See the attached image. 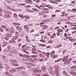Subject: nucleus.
I'll list each match as a JSON object with an SVG mask.
<instances>
[{"label": "nucleus", "instance_id": "f257e3e1", "mask_svg": "<svg viewBox=\"0 0 76 76\" xmlns=\"http://www.w3.org/2000/svg\"><path fill=\"white\" fill-rule=\"evenodd\" d=\"M54 1H51L50 2L51 3H53L55 4H58V3L57 2H61V0H54Z\"/></svg>", "mask_w": 76, "mask_h": 76}, {"label": "nucleus", "instance_id": "f03ea898", "mask_svg": "<svg viewBox=\"0 0 76 76\" xmlns=\"http://www.w3.org/2000/svg\"><path fill=\"white\" fill-rule=\"evenodd\" d=\"M68 56H69V55H68L67 56H65L64 57L63 59L62 60V61L64 62L66 61V60H67V58H68Z\"/></svg>", "mask_w": 76, "mask_h": 76}, {"label": "nucleus", "instance_id": "7ed1b4c3", "mask_svg": "<svg viewBox=\"0 0 76 76\" xmlns=\"http://www.w3.org/2000/svg\"><path fill=\"white\" fill-rule=\"evenodd\" d=\"M18 16H19L21 19H24L25 18V16H23V15H18Z\"/></svg>", "mask_w": 76, "mask_h": 76}, {"label": "nucleus", "instance_id": "20e7f679", "mask_svg": "<svg viewBox=\"0 0 76 76\" xmlns=\"http://www.w3.org/2000/svg\"><path fill=\"white\" fill-rule=\"evenodd\" d=\"M39 56L40 57H42V58H44L45 57V55L42 53L39 54Z\"/></svg>", "mask_w": 76, "mask_h": 76}, {"label": "nucleus", "instance_id": "39448f33", "mask_svg": "<svg viewBox=\"0 0 76 76\" xmlns=\"http://www.w3.org/2000/svg\"><path fill=\"white\" fill-rule=\"evenodd\" d=\"M42 69L43 72H45V70H46V68H45V66H42Z\"/></svg>", "mask_w": 76, "mask_h": 76}, {"label": "nucleus", "instance_id": "423d86ee", "mask_svg": "<svg viewBox=\"0 0 76 76\" xmlns=\"http://www.w3.org/2000/svg\"><path fill=\"white\" fill-rule=\"evenodd\" d=\"M55 52H56L54 51H53L52 52H51L50 54V56H53L54 54V53H55Z\"/></svg>", "mask_w": 76, "mask_h": 76}, {"label": "nucleus", "instance_id": "0eeeda50", "mask_svg": "<svg viewBox=\"0 0 76 76\" xmlns=\"http://www.w3.org/2000/svg\"><path fill=\"white\" fill-rule=\"evenodd\" d=\"M62 46V45H61V44H59L57 46H56V47H55V48H59L60 47H61Z\"/></svg>", "mask_w": 76, "mask_h": 76}, {"label": "nucleus", "instance_id": "6e6552de", "mask_svg": "<svg viewBox=\"0 0 76 76\" xmlns=\"http://www.w3.org/2000/svg\"><path fill=\"white\" fill-rule=\"evenodd\" d=\"M58 32H63V30L61 29H59L57 30Z\"/></svg>", "mask_w": 76, "mask_h": 76}, {"label": "nucleus", "instance_id": "1a4fd4ad", "mask_svg": "<svg viewBox=\"0 0 76 76\" xmlns=\"http://www.w3.org/2000/svg\"><path fill=\"white\" fill-rule=\"evenodd\" d=\"M12 44H15V40L13 39V38H12Z\"/></svg>", "mask_w": 76, "mask_h": 76}, {"label": "nucleus", "instance_id": "9d476101", "mask_svg": "<svg viewBox=\"0 0 76 76\" xmlns=\"http://www.w3.org/2000/svg\"><path fill=\"white\" fill-rule=\"evenodd\" d=\"M39 41H40V42H43V43H45V42H46V41H45V40L43 39L40 40H39Z\"/></svg>", "mask_w": 76, "mask_h": 76}, {"label": "nucleus", "instance_id": "9b49d317", "mask_svg": "<svg viewBox=\"0 0 76 76\" xmlns=\"http://www.w3.org/2000/svg\"><path fill=\"white\" fill-rule=\"evenodd\" d=\"M62 60V58H61L55 61V63H57V62H58V61H60L61 60Z\"/></svg>", "mask_w": 76, "mask_h": 76}, {"label": "nucleus", "instance_id": "f8f14e48", "mask_svg": "<svg viewBox=\"0 0 76 76\" xmlns=\"http://www.w3.org/2000/svg\"><path fill=\"white\" fill-rule=\"evenodd\" d=\"M57 57H58V56L57 55H54L53 56V57H52L53 58H57Z\"/></svg>", "mask_w": 76, "mask_h": 76}, {"label": "nucleus", "instance_id": "ddd939ff", "mask_svg": "<svg viewBox=\"0 0 76 76\" xmlns=\"http://www.w3.org/2000/svg\"><path fill=\"white\" fill-rule=\"evenodd\" d=\"M15 35L16 36H19V35H20V34H19V33L18 32H15Z\"/></svg>", "mask_w": 76, "mask_h": 76}, {"label": "nucleus", "instance_id": "4468645a", "mask_svg": "<svg viewBox=\"0 0 76 76\" xmlns=\"http://www.w3.org/2000/svg\"><path fill=\"white\" fill-rule=\"evenodd\" d=\"M6 36L7 37H10H10H12V35L10 34H8L6 35Z\"/></svg>", "mask_w": 76, "mask_h": 76}, {"label": "nucleus", "instance_id": "2eb2a0df", "mask_svg": "<svg viewBox=\"0 0 76 76\" xmlns=\"http://www.w3.org/2000/svg\"><path fill=\"white\" fill-rule=\"evenodd\" d=\"M24 28L25 29H28V28H29V27H28V26L26 25V26H25L24 27Z\"/></svg>", "mask_w": 76, "mask_h": 76}, {"label": "nucleus", "instance_id": "dca6fc26", "mask_svg": "<svg viewBox=\"0 0 76 76\" xmlns=\"http://www.w3.org/2000/svg\"><path fill=\"white\" fill-rule=\"evenodd\" d=\"M47 54L46 55V56H47L48 58H49V56H50V53L48 52L47 53Z\"/></svg>", "mask_w": 76, "mask_h": 76}, {"label": "nucleus", "instance_id": "f3484780", "mask_svg": "<svg viewBox=\"0 0 76 76\" xmlns=\"http://www.w3.org/2000/svg\"><path fill=\"white\" fill-rule=\"evenodd\" d=\"M32 10H33L35 12H39V10L33 8Z\"/></svg>", "mask_w": 76, "mask_h": 76}, {"label": "nucleus", "instance_id": "a211bd4d", "mask_svg": "<svg viewBox=\"0 0 76 76\" xmlns=\"http://www.w3.org/2000/svg\"><path fill=\"white\" fill-rule=\"evenodd\" d=\"M76 31H74L72 33V34H73V35H75V36H76Z\"/></svg>", "mask_w": 76, "mask_h": 76}, {"label": "nucleus", "instance_id": "6ab92c4d", "mask_svg": "<svg viewBox=\"0 0 76 76\" xmlns=\"http://www.w3.org/2000/svg\"><path fill=\"white\" fill-rule=\"evenodd\" d=\"M53 42V40H49L48 42V43L49 44H51Z\"/></svg>", "mask_w": 76, "mask_h": 76}, {"label": "nucleus", "instance_id": "aec40b11", "mask_svg": "<svg viewBox=\"0 0 76 76\" xmlns=\"http://www.w3.org/2000/svg\"><path fill=\"white\" fill-rule=\"evenodd\" d=\"M70 38H72V37H67L65 39H64V40H65V41H67V39H69Z\"/></svg>", "mask_w": 76, "mask_h": 76}, {"label": "nucleus", "instance_id": "412c9836", "mask_svg": "<svg viewBox=\"0 0 76 76\" xmlns=\"http://www.w3.org/2000/svg\"><path fill=\"white\" fill-rule=\"evenodd\" d=\"M63 74L64 75H66L67 73L66 72V71H64L63 72Z\"/></svg>", "mask_w": 76, "mask_h": 76}, {"label": "nucleus", "instance_id": "4be33fe9", "mask_svg": "<svg viewBox=\"0 0 76 76\" xmlns=\"http://www.w3.org/2000/svg\"><path fill=\"white\" fill-rule=\"evenodd\" d=\"M71 68L72 69H76V65H74V66H72L71 67Z\"/></svg>", "mask_w": 76, "mask_h": 76}, {"label": "nucleus", "instance_id": "5701e85b", "mask_svg": "<svg viewBox=\"0 0 76 76\" xmlns=\"http://www.w3.org/2000/svg\"><path fill=\"white\" fill-rule=\"evenodd\" d=\"M13 25H19V23H13Z\"/></svg>", "mask_w": 76, "mask_h": 76}, {"label": "nucleus", "instance_id": "b1692460", "mask_svg": "<svg viewBox=\"0 0 76 76\" xmlns=\"http://www.w3.org/2000/svg\"><path fill=\"white\" fill-rule=\"evenodd\" d=\"M25 18L26 19H30V17L27 16H25Z\"/></svg>", "mask_w": 76, "mask_h": 76}, {"label": "nucleus", "instance_id": "393cba45", "mask_svg": "<svg viewBox=\"0 0 76 76\" xmlns=\"http://www.w3.org/2000/svg\"><path fill=\"white\" fill-rule=\"evenodd\" d=\"M18 38V37H14L13 39L16 40V39H17Z\"/></svg>", "mask_w": 76, "mask_h": 76}, {"label": "nucleus", "instance_id": "a878e982", "mask_svg": "<svg viewBox=\"0 0 76 76\" xmlns=\"http://www.w3.org/2000/svg\"><path fill=\"white\" fill-rule=\"evenodd\" d=\"M17 29L18 30H19V29H20V27L19 26H18L17 28Z\"/></svg>", "mask_w": 76, "mask_h": 76}, {"label": "nucleus", "instance_id": "bb28decb", "mask_svg": "<svg viewBox=\"0 0 76 76\" xmlns=\"http://www.w3.org/2000/svg\"><path fill=\"white\" fill-rule=\"evenodd\" d=\"M55 17H56V15L53 14L52 15V18H55Z\"/></svg>", "mask_w": 76, "mask_h": 76}, {"label": "nucleus", "instance_id": "cd10ccee", "mask_svg": "<svg viewBox=\"0 0 76 76\" xmlns=\"http://www.w3.org/2000/svg\"><path fill=\"white\" fill-rule=\"evenodd\" d=\"M4 45H3L2 46H3L4 47H6V42L4 43Z\"/></svg>", "mask_w": 76, "mask_h": 76}, {"label": "nucleus", "instance_id": "c85d7f7f", "mask_svg": "<svg viewBox=\"0 0 76 76\" xmlns=\"http://www.w3.org/2000/svg\"><path fill=\"white\" fill-rule=\"evenodd\" d=\"M61 12V11H60V10H57L56 11L55 13H57V12Z\"/></svg>", "mask_w": 76, "mask_h": 76}, {"label": "nucleus", "instance_id": "c756f323", "mask_svg": "<svg viewBox=\"0 0 76 76\" xmlns=\"http://www.w3.org/2000/svg\"><path fill=\"white\" fill-rule=\"evenodd\" d=\"M64 36L65 37H68V36H67V34L66 33H65L64 34Z\"/></svg>", "mask_w": 76, "mask_h": 76}, {"label": "nucleus", "instance_id": "7c9ffc66", "mask_svg": "<svg viewBox=\"0 0 76 76\" xmlns=\"http://www.w3.org/2000/svg\"><path fill=\"white\" fill-rule=\"evenodd\" d=\"M10 61L11 63H13V62H14V60H12V59H11L10 60Z\"/></svg>", "mask_w": 76, "mask_h": 76}, {"label": "nucleus", "instance_id": "2f4dec72", "mask_svg": "<svg viewBox=\"0 0 76 76\" xmlns=\"http://www.w3.org/2000/svg\"><path fill=\"white\" fill-rule=\"evenodd\" d=\"M1 27H2V28H4V29H5V28H6V27L5 26H1Z\"/></svg>", "mask_w": 76, "mask_h": 76}, {"label": "nucleus", "instance_id": "473e14b6", "mask_svg": "<svg viewBox=\"0 0 76 76\" xmlns=\"http://www.w3.org/2000/svg\"><path fill=\"white\" fill-rule=\"evenodd\" d=\"M26 46V45H24L22 46V48H25V47Z\"/></svg>", "mask_w": 76, "mask_h": 76}, {"label": "nucleus", "instance_id": "72a5a7b5", "mask_svg": "<svg viewBox=\"0 0 76 76\" xmlns=\"http://www.w3.org/2000/svg\"><path fill=\"white\" fill-rule=\"evenodd\" d=\"M43 60L44 59H39V61H43Z\"/></svg>", "mask_w": 76, "mask_h": 76}, {"label": "nucleus", "instance_id": "f704fd0d", "mask_svg": "<svg viewBox=\"0 0 76 76\" xmlns=\"http://www.w3.org/2000/svg\"><path fill=\"white\" fill-rule=\"evenodd\" d=\"M60 32H58L57 33V36H59V35H60Z\"/></svg>", "mask_w": 76, "mask_h": 76}, {"label": "nucleus", "instance_id": "c9c22d12", "mask_svg": "<svg viewBox=\"0 0 76 76\" xmlns=\"http://www.w3.org/2000/svg\"><path fill=\"white\" fill-rule=\"evenodd\" d=\"M37 56V55H32L31 56V57H36Z\"/></svg>", "mask_w": 76, "mask_h": 76}, {"label": "nucleus", "instance_id": "e433bc0d", "mask_svg": "<svg viewBox=\"0 0 76 76\" xmlns=\"http://www.w3.org/2000/svg\"><path fill=\"white\" fill-rule=\"evenodd\" d=\"M51 48V46H47L46 47V48Z\"/></svg>", "mask_w": 76, "mask_h": 76}, {"label": "nucleus", "instance_id": "4c0bfd02", "mask_svg": "<svg viewBox=\"0 0 76 76\" xmlns=\"http://www.w3.org/2000/svg\"><path fill=\"white\" fill-rule=\"evenodd\" d=\"M44 6H45V7H49L50 6L49 5H45Z\"/></svg>", "mask_w": 76, "mask_h": 76}, {"label": "nucleus", "instance_id": "58836bf2", "mask_svg": "<svg viewBox=\"0 0 76 76\" xmlns=\"http://www.w3.org/2000/svg\"><path fill=\"white\" fill-rule=\"evenodd\" d=\"M34 31V30L32 29L30 31V33H32V32H33Z\"/></svg>", "mask_w": 76, "mask_h": 76}, {"label": "nucleus", "instance_id": "ea45409f", "mask_svg": "<svg viewBox=\"0 0 76 76\" xmlns=\"http://www.w3.org/2000/svg\"><path fill=\"white\" fill-rule=\"evenodd\" d=\"M18 69H20V70H21V69H22V67H20L18 68Z\"/></svg>", "mask_w": 76, "mask_h": 76}, {"label": "nucleus", "instance_id": "a19ab883", "mask_svg": "<svg viewBox=\"0 0 76 76\" xmlns=\"http://www.w3.org/2000/svg\"><path fill=\"white\" fill-rule=\"evenodd\" d=\"M58 28H59V27L58 26H57L55 28V29H58Z\"/></svg>", "mask_w": 76, "mask_h": 76}, {"label": "nucleus", "instance_id": "79ce46f5", "mask_svg": "<svg viewBox=\"0 0 76 76\" xmlns=\"http://www.w3.org/2000/svg\"><path fill=\"white\" fill-rule=\"evenodd\" d=\"M67 24H69V25H70V24H71V23H70V22L69 21V22H67Z\"/></svg>", "mask_w": 76, "mask_h": 76}, {"label": "nucleus", "instance_id": "37998d69", "mask_svg": "<svg viewBox=\"0 0 76 76\" xmlns=\"http://www.w3.org/2000/svg\"><path fill=\"white\" fill-rule=\"evenodd\" d=\"M32 50H33V51H36V50H37V49H36V48H33L32 49Z\"/></svg>", "mask_w": 76, "mask_h": 76}, {"label": "nucleus", "instance_id": "c03bdc74", "mask_svg": "<svg viewBox=\"0 0 76 76\" xmlns=\"http://www.w3.org/2000/svg\"><path fill=\"white\" fill-rule=\"evenodd\" d=\"M72 10H73L74 12H75V11H76V9H72Z\"/></svg>", "mask_w": 76, "mask_h": 76}, {"label": "nucleus", "instance_id": "a18cd8bd", "mask_svg": "<svg viewBox=\"0 0 76 76\" xmlns=\"http://www.w3.org/2000/svg\"><path fill=\"white\" fill-rule=\"evenodd\" d=\"M23 51H24V52H25V53H27V51H26V50L25 49L23 50Z\"/></svg>", "mask_w": 76, "mask_h": 76}, {"label": "nucleus", "instance_id": "49530a36", "mask_svg": "<svg viewBox=\"0 0 76 76\" xmlns=\"http://www.w3.org/2000/svg\"><path fill=\"white\" fill-rule=\"evenodd\" d=\"M53 37H56V34L55 33H54L53 34Z\"/></svg>", "mask_w": 76, "mask_h": 76}, {"label": "nucleus", "instance_id": "de8ad7c7", "mask_svg": "<svg viewBox=\"0 0 76 76\" xmlns=\"http://www.w3.org/2000/svg\"><path fill=\"white\" fill-rule=\"evenodd\" d=\"M45 13H49V12H48V11H45L44 12Z\"/></svg>", "mask_w": 76, "mask_h": 76}, {"label": "nucleus", "instance_id": "09e8293b", "mask_svg": "<svg viewBox=\"0 0 76 76\" xmlns=\"http://www.w3.org/2000/svg\"><path fill=\"white\" fill-rule=\"evenodd\" d=\"M0 31H1V32H3V29L1 28H0Z\"/></svg>", "mask_w": 76, "mask_h": 76}, {"label": "nucleus", "instance_id": "8fccbe9b", "mask_svg": "<svg viewBox=\"0 0 76 76\" xmlns=\"http://www.w3.org/2000/svg\"><path fill=\"white\" fill-rule=\"evenodd\" d=\"M18 41H22V39H18Z\"/></svg>", "mask_w": 76, "mask_h": 76}, {"label": "nucleus", "instance_id": "3c124183", "mask_svg": "<svg viewBox=\"0 0 76 76\" xmlns=\"http://www.w3.org/2000/svg\"><path fill=\"white\" fill-rule=\"evenodd\" d=\"M44 31H42L40 33V34H44Z\"/></svg>", "mask_w": 76, "mask_h": 76}, {"label": "nucleus", "instance_id": "603ef678", "mask_svg": "<svg viewBox=\"0 0 76 76\" xmlns=\"http://www.w3.org/2000/svg\"><path fill=\"white\" fill-rule=\"evenodd\" d=\"M43 10H47V8H43L42 9Z\"/></svg>", "mask_w": 76, "mask_h": 76}, {"label": "nucleus", "instance_id": "864d4df0", "mask_svg": "<svg viewBox=\"0 0 76 76\" xmlns=\"http://www.w3.org/2000/svg\"><path fill=\"white\" fill-rule=\"evenodd\" d=\"M66 50H64L63 52V54H64L65 53H66Z\"/></svg>", "mask_w": 76, "mask_h": 76}, {"label": "nucleus", "instance_id": "5fc2aeb1", "mask_svg": "<svg viewBox=\"0 0 76 76\" xmlns=\"http://www.w3.org/2000/svg\"><path fill=\"white\" fill-rule=\"evenodd\" d=\"M75 3V1H72L71 3L72 4H74Z\"/></svg>", "mask_w": 76, "mask_h": 76}, {"label": "nucleus", "instance_id": "6e6d98bb", "mask_svg": "<svg viewBox=\"0 0 76 76\" xmlns=\"http://www.w3.org/2000/svg\"><path fill=\"white\" fill-rule=\"evenodd\" d=\"M19 56H20L21 57H23V55L22 54H19Z\"/></svg>", "mask_w": 76, "mask_h": 76}, {"label": "nucleus", "instance_id": "4d7b16f0", "mask_svg": "<svg viewBox=\"0 0 76 76\" xmlns=\"http://www.w3.org/2000/svg\"><path fill=\"white\" fill-rule=\"evenodd\" d=\"M44 44H42V45L41 46V47H45V45H44Z\"/></svg>", "mask_w": 76, "mask_h": 76}, {"label": "nucleus", "instance_id": "13d9d810", "mask_svg": "<svg viewBox=\"0 0 76 76\" xmlns=\"http://www.w3.org/2000/svg\"><path fill=\"white\" fill-rule=\"evenodd\" d=\"M5 39L6 40H7V41H8V40H9V39L7 37L5 38Z\"/></svg>", "mask_w": 76, "mask_h": 76}, {"label": "nucleus", "instance_id": "bf43d9fd", "mask_svg": "<svg viewBox=\"0 0 76 76\" xmlns=\"http://www.w3.org/2000/svg\"><path fill=\"white\" fill-rule=\"evenodd\" d=\"M60 23H61V22H59L57 23V24L58 25H59V24H60Z\"/></svg>", "mask_w": 76, "mask_h": 76}, {"label": "nucleus", "instance_id": "052dcab7", "mask_svg": "<svg viewBox=\"0 0 76 76\" xmlns=\"http://www.w3.org/2000/svg\"><path fill=\"white\" fill-rule=\"evenodd\" d=\"M26 7H31V6L30 5H27L26 6Z\"/></svg>", "mask_w": 76, "mask_h": 76}, {"label": "nucleus", "instance_id": "680f3d73", "mask_svg": "<svg viewBox=\"0 0 76 76\" xmlns=\"http://www.w3.org/2000/svg\"><path fill=\"white\" fill-rule=\"evenodd\" d=\"M42 45V44H40V43L39 44V46H41Z\"/></svg>", "mask_w": 76, "mask_h": 76}, {"label": "nucleus", "instance_id": "e2e57ef3", "mask_svg": "<svg viewBox=\"0 0 76 76\" xmlns=\"http://www.w3.org/2000/svg\"><path fill=\"white\" fill-rule=\"evenodd\" d=\"M9 42H10V44H11L12 43V40H10L9 41Z\"/></svg>", "mask_w": 76, "mask_h": 76}, {"label": "nucleus", "instance_id": "0e129e2a", "mask_svg": "<svg viewBox=\"0 0 76 76\" xmlns=\"http://www.w3.org/2000/svg\"><path fill=\"white\" fill-rule=\"evenodd\" d=\"M43 54H45V55H46V53L45 52H43L42 53Z\"/></svg>", "mask_w": 76, "mask_h": 76}, {"label": "nucleus", "instance_id": "69168bd1", "mask_svg": "<svg viewBox=\"0 0 76 76\" xmlns=\"http://www.w3.org/2000/svg\"><path fill=\"white\" fill-rule=\"evenodd\" d=\"M33 54H36V52H33L32 53Z\"/></svg>", "mask_w": 76, "mask_h": 76}, {"label": "nucleus", "instance_id": "338daca9", "mask_svg": "<svg viewBox=\"0 0 76 76\" xmlns=\"http://www.w3.org/2000/svg\"><path fill=\"white\" fill-rule=\"evenodd\" d=\"M38 8L40 10L41 9V8L39 7H39H38Z\"/></svg>", "mask_w": 76, "mask_h": 76}, {"label": "nucleus", "instance_id": "774afa93", "mask_svg": "<svg viewBox=\"0 0 76 76\" xmlns=\"http://www.w3.org/2000/svg\"><path fill=\"white\" fill-rule=\"evenodd\" d=\"M76 45V42H75L74 44H73V46H74V45Z\"/></svg>", "mask_w": 76, "mask_h": 76}]
</instances>
